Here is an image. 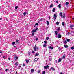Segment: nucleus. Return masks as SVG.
I'll list each match as a JSON object with an SVG mask.
<instances>
[{
	"instance_id": "obj_63",
	"label": "nucleus",
	"mask_w": 74,
	"mask_h": 74,
	"mask_svg": "<svg viewBox=\"0 0 74 74\" xmlns=\"http://www.w3.org/2000/svg\"><path fill=\"white\" fill-rule=\"evenodd\" d=\"M36 71V73H38V71Z\"/></svg>"
},
{
	"instance_id": "obj_52",
	"label": "nucleus",
	"mask_w": 74,
	"mask_h": 74,
	"mask_svg": "<svg viewBox=\"0 0 74 74\" xmlns=\"http://www.w3.org/2000/svg\"><path fill=\"white\" fill-rule=\"evenodd\" d=\"M32 53H35V52L34 51H33L32 52Z\"/></svg>"
},
{
	"instance_id": "obj_15",
	"label": "nucleus",
	"mask_w": 74,
	"mask_h": 74,
	"mask_svg": "<svg viewBox=\"0 0 74 74\" xmlns=\"http://www.w3.org/2000/svg\"><path fill=\"white\" fill-rule=\"evenodd\" d=\"M64 47H65V48H68V45H64Z\"/></svg>"
},
{
	"instance_id": "obj_53",
	"label": "nucleus",
	"mask_w": 74,
	"mask_h": 74,
	"mask_svg": "<svg viewBox=\"0 0 74 74\" xmlns=\"http://www.w3.org/2000/svg\"><path fill=\"white\" fill-rule=\"evenodd\" d=\"M60 74H63V73L62 72H61Z\"/></svg>"
},
{
	"instance_id": "obj_57",
	"label": "nucleus",
	"mask_w": 74,
	"mask_h": 74,
	"mask_svg": "<svg viewBox=\"0 0 74 74\" xmlns=\"http://www.w3.org/2000/svg\"><path fill=\"white\" fill-rule=\"evenodd\" d=\"M10 71H12V69H10Z\"/></svg>"
},
{
	"instance_id": "obj_7",
	"label": "nucleus",
	"mask_w": 74,
	"mask_h": 74,
	"mask_svg": "<svg viewBox=\"0 0 74 74\" xmlns=\"http://www.w3.org/2000/svg\"><path fill=\"white\" fill-rule=\"evenodd\" d=\"M58 37L59 38H61L62 37V35L60 34L58 35Z\"/></svg>"
},
{
	"instance_id": "obj_45",
	"label": "nucleus",
	"mask_w": 74,
	"mask_h": 74,
	"mask_svg": "<svg viewBox=\"0 0 74 74\" xmlns=\"http://www.w3.org/2000/svg\"><path fill=\"white\" fill-rule=\"evenodd\" d=\"M58 48L60 49V50H61V49H62V48H60V47H59Z\"/></svg>"
},
{
	"instance_id": "obj_3",
	"label": "nucleus",
	"mask_w": 74,
	"mask_h": 74,
	"mask_svg": "<svg viewBox=\"0 0 74 74\" xmlns=\"http://www.w3.org/2000/svg\"><path fill=\"white\" fill-rule=\"evenodd\" d=\"M57 18V14H54L53 17V20L55 21H56V19Z\"/></svg>"
},
{
	"instance_id": "obj_59",
	"label": "nucleus",
	"mask_w": 74,
	"mask_h": 74,
	"mask_svg": "<svg viewBox=\"0 0 74 74\" xmlns=\"http://www.w3.org/2000/svg\"><path fill=\"white\" fill-rule=\"evenodd\" d=\"M17 73H18V72H16L15 73V74H17Z\"/></svg>"
},
{
	"instance_id": "obj_17",
	"label": "nucleus",
	"mask_w": 74,
	"mask_h": 74,
	"mask_svg": "<svg viewBox=\"0 0 74 74\" xmlns=\"http://www.w3.org/2000/svg\"><path fill=\"white\" fill-rule=\"evenodd\" d=\"M14 58H15V60H16L18 59V57H16V56H15Z\"/></svg>"
},
{
	"instance_id": "obj_37",
	"label": "nucleus",
	"mask_w": 74,
	"mask_h": 74,
	"mask_svg": "<svg viewBox=\"0 0 74 74\" xmlns=\"http://www.w3.org/2000/svg\"><path fill=\"white\" fill-rule=\"evenodd\" d=\"M62 26H64V22H62Z\"/></svg>"
},
{
	"instance_id": "obj_5",
	"label": "nucleus",
	"mask_w": 74,
	"mask_h": 74,
	"mask_svg": "<svg viewBox=\"0 0 74 74\" xmlns=\"http://www.w3.org/2000/svg\"><path fill=\"white\" fill-rule=\"evenodd\" d=\"M49 49H51V50H52V49H53V47H52L51 46H49Z\"/></svg>"
},
{
	"instance_id": "obj_19",
	"label": "nucleus",
	"mask_w": 74,
	"mask_h": 74,
	"mask_svg": "<svg viewBox=\"0 0 74 74\" xmlns=\"http://www.w3.org/2000/svg\"><path fill=\"white\" fill-rule=\"evenodd\" d=\"M67 41H66V40H64V44H67Z\"/></svg>"
},
{
	"instance_id": "obj_26",
	"label": "nucleus",
	"mask_w": 74,
	"mask_h": 74,
	"mask_svg": "<svg viewBox=\"0 0 74 74\" xmlns=\"http://www.w3.org/2000/svg\"><path fill=\"white\" fill-rule=\"evenodd\" d=\"M30 54H31V53H30V52L29 51L28 52V55H30Z\"/></svg>"
},
{
	"instance_id": "obj_13",
	"label": "nucleus",
	"mask_w": 74,
	"mask_h": 74,
	"mask_svg": "<svg viewBox=\"0 0 74 74\" xmlns=\"http://www.w3.org/2000/svg\"><path fill=\"white\" fill-rule=\"evenodd\" d=\"M27 14V12H25L24 13H23V14L24 16H26V14Z\"/></svg>"
},
{
	"instance_id": "obj_61",
	"label": "nucleus",
	"mask_w": 74,
	"mask_h": 74,
	"mask_svg": "<svg viewBox=\"0 0 74 74\" xmlns=\"http://www.w3.org/2000/svg\"><path fill=\"white\" fill-rule=\"evenodd\" d=\"M20 68H19V67H18V68H17V69H19Z\"/></svg>"
},
{
	"instance_id": "obj_28",
	"label": "nucleus",
	"mask_w": 74,
	"mask_h": 74,
	"mask_svg": "<svg viewBox=\"0 0 74 74\" xmlns=\"http://www.w3.org/2000/svg\"><path fill=\"white\" fill-rule=\"evenodd\" d=\"M74 49V46L72 47H71V49H72V50H73V49Z\"/></svg>"
},
{
	"instance_id": "obj_2",
	"label": "nucleus",
	"mask_w": 74,
	"mask_h": 74,
	"mask_svg": "<svg viewBox=\"0 0 74 74\" xmlns=\"http://www.w3.org/2000/svg\"><path fill=\"white\" fill-rule=\"evenodd\" d=\"M37 50H38V47H37V46L35 45V47H34V51L35 52H36V51Z\"/></svg>"
},
{
	"instance_id": "obj_60",
	"label": "nucleus",
	"mask_w": 74,
	"mask_h": 74,
	"mask_svg": "<svg viewBox=\"0 0 74 74\" xmlns=\"http://www.w3.org/2000/svg\"><path fill=\"white\" fill-rule=\"evenodd\" d=\"M47 68H48V67H49V66H48V65H47Z\"/></svg>"
},
{
	"instance_id": "obj_20",
	"label": "nucleus",
	"mask_w": 74,
	"mask_h": 74,
	"mask_svg": "<svg viewBox=\"0 0 74 74\" xmlns=\"http://www.w3.org/2000/svg\"><path fill=\"white\" fill-rule=\"evenodd\" d=\"M47 25L48 26V25H49V22L48 21H47Z\"/></svg>"
},
{
	"instance_id": "obj_22",
	"label": "nucleus",
	"mask_w": 74,
	"mask_h": 74,
	"mask_svg": "<svg viewBox=\"0 0 74 74\" xmlns=\"http://www.w3.org/2000/svg\"><path fill=\"white\" fill-rule=\"evenodd\" d=\"M60 27H59L57 29V31L58 32H59V30H60Z\"/></svg>"
},
{
	"instance_id": "obj_33",
	"label": "nucleus",
	"mask_w": 74,
	"mask_h": 74,
	"mask_svg": "<svg viewBox=\"0 0 74 74\" xmlns=\"http://www.w3.org/2000/svg\"><path fill=\"white\" fill-rule=\"evenodd\" d=\"M38 25V24L37 23H36L35 24V26H37Z\"/></svg>"
},
{
	"instance_id": "obj_39",
	"label": "nucleus",
	"mask_w": 74,
	"mask_h": 74,
	"mask_svg": "<svg viewBox=\"0 0 74 74\" xmlns=\"http://www.w3.org/2000/svg\"><path fill=\"white\" fill-rule=\"evenodd\" d=\"M3 59H6V57L5 56H3Z\"/></svg>"
},
{
	"instance_id": "obj_38",
	"label": "nucleus",
	"mask_w": 74,
	"mask_h": 74,
	"mask_svg": "<svg viewBox=\"0 0 74 74\" xmlns=\"http://www.w3.org/2000/svg\"><path fill=\"white\" fill-rule=\"evenodd\" d=\"M45 71H43V72L42 73V74H45Z\"/></svg>"
},
{
	"instance_id": "obj_25",
	"label": "nucleus",
	"mask_w": 74,
	"mask_h": 74,
	"mask_svg": "<svg viewBox=\"0 0 74 74\" xmlns=\"http://www.w3.org/2000/svg\"><path fill=\"white\" fill-rule=\"evenodd\" d=\"M38 55H39V54L38 53H36V54L35 55V56H38Z\"/></svg>"
},
{
	"instance_id": "obj_50",
	"label": "nucleus",
	"mask_w": 74,
	"mask_h": 74,
	"mask_svg": "<svg viewBox=\"0 0 74 74\" xmlns=\"http://www.w3.org/2000/svg\"><path fill=\"white\" fill-rule=\"evenodd\" d=\"M34 34L33 33L32 34V36H34Z\"/></svg>"
},
{
	"instance_id": "obj_47",
	"label": "nucleus",
	"mask_w": 74,
	"mask_h": 74,
	"mask_svg": "<svg viewBox=\"0 0 74 74\" xmlns=\"http://www.w3.org/2000/svg\"><path fill=\"white\" fill-rule=\"evenodd\" d=\"M15 9H17V8H18V6H16L15 7Z\"/></svg>"
},
{
	"instance_id": "obj_62",
	"label": "nucleus",
	"mask_w": 74,
	"mask_h": 74,
	"mask_svg": "<svg viewBox=\"0 0 74 74\" xmlns=\"http://www.w3.org/2000/svg\"><path fill=\"white\" fill-rule=\"evenodd\" d=\"M2 19V18H0V20H1Z\"/></svg>"
},
{
	"instance_id": "obj_18",
	"label": "nucleus",
	"mask_w": 74,
	"mask_h": 74,
	"mask_svg": "<svg viewBox=\"0 0 74 74\" xmlns=\"http://www.w3.org/2000/svg\"><path fill=\"white\" fill-rule=\"evenodd\" d=\"M58 7L60 8H61V4H60L58 5Z\"/></svg>"
},
{
	"instance_id": "obj_24",
	"label": "nucleus",
	"mask_w": 74,
	"mask_h": 74,
	"mask_svg": "<svg viewBox=\"0 0 74 74\" xmlns=\"http://www.w3.org/2000/svg\"><path fill=\"white\" fill-rule=\"evenodd\" d=\"M36 32V31L35 29L32 31V33H34L35 32Z\"/></svg>"
},
{
	"instance_id": "obj_23",
	"label": "nucleus",
	"mask_w": 74,
	"mask_h": 74,
	"mask_svg": "<svg viewBox=\"0 0 74 74\" xmlns=\"http://www.w3.org/2000/svg\"><path fill=\"white\" fill-rule=\"evenodd\" d=\"M35 41H37L38 40V38H35Z\"/></svg>"
},
{
	"instance_id": "obj_11",
	"label": "nucleus",
	"mask_w": 74,
	"mask_h": 74,
	"mask_svg": "<svg viewBox=\"0 0 74 74\" xmlns=\"http://www.w3.org/2000/svg\"><path fill=\"white\" fill-rule=\"evenodd\" d=\"M61 60H62V59H61L60 58H59L58 60V63H59V62H61Z\"/></svg>"
},
{
	"instance_id": "obj_40",
	"label": "nucleus",
	"mask_w": 74,
	"mask_h": 74,
	"mask_svg": "<svg viewBox=\"0 0 74 74\" xmlns=\"http://www.w3.org/2000/svg\"><path fill=\"white\" fill-rule=\"evenodd\" d=\"M35 30L36 31H37V30H38V28H37V27L36 28V29Z\"/></svg>"
},
{
	"instance_id": "obj_1",
	"label": "nucleus",
	"mask_w": 74,
	"mask_h": 74,
	"mask_svg": "<svg viewBox=\"0 0 74 74\" xmlns=\"http://www.w3.org/2000/svg\"><path fill=\"white\" fill-rule=\"evenodd\" d=\"M62 14H63V15H62ZM59 15L61 16V17L62 18H63L64 19L65 18V13H62V12H60L59 14Z\"/></svg>"
},
{
	"instance_id": "obj_64",
	"label": "nucleus",
	"mask_w": 74,
	"mask_h": 74,
	"mask_svg": "<svg viewBox=\"0 0 74 74\" xmlns=\"http://www.w3.org/2000/svg\"><path fill=\"white\" fill-rule=\"evenodd\" d=\"M71 29H74L73 28H71Z\"/></svg>"
},
{
	"instance_id": "obj_10",
	"label": "nucleus",
	"mask_w": 74,
	"mask_h": 74,
	"mask_svg": "<svg viewBox=\"0 0 74 74\" xmlns=\"http://www.w3.org/2000/svg\"><path fill=\"white\" fill-rule=\"evenodd\" d=\"M69 4V2H66L65 3V5H66V6H67Z\"/></svg>"
},
{
	"instance_id": "obj_55",
	"label": "nucleus",
	"mask_w": 74,
	"mask_h": 74,
	"mask_svg": "<svg viewBox=\"0 0 74 74\" xmlns=\"http://www.w3.org/2000/svg\"><path fill=\"white\" fill-rule=\"evenodd\" d=\"M51 46L52 47H53V45H52V44L51 45Z\"/></svg>"
},
{
	"instance_id": "obj_46",
	"label": "nucleus",
	"mask_w": 74,
	"mask_h": 74,
	"mask_svg": "<svg viewBox=\"0 0 74 74\" xmlns=\"http://www.w3.org/2000/svg\"><path fill=\"white\" fill-rule=\"evenodd\" d=\"M44 43H45V44H47V41H44Z\"/></svg>"
},
{
	"instance_id": "obj_34",
	"label": "nucleus",
	"mask_w": 74,
	"mask_h": 74,
	"mask_svg": "<svg viewBox=\"0 0 74 74\" xmlns=\"http://www.w3.org/2000/svg\"><path fill=\"white\" fill-rule=\"evenodd\" d=\"M49 27H46V30H48V28Z\"/></svg>"
},
{
	"instance_id": "obj_31",
	"label": "nucleus",
	"mask_w": 74,
	"mask_h": 74,
	"mask_svg": "<svg viewBox=\"0 0 74 74\" xmlns=\"http://www.w3.org/2000/svg\"><path fill=\"white\" fill-rule=\"evenodd\" d=\"M53 7V5L52 4H51V5L50 6V7Z\"/></svg>"
},
{
	"instance_id": "obj_51",
	"label": "nucleus",
	"mask_w": 74,
	"mask_h": 74,
	"mask_svg": "<svg viewBox=\"0 0 74 74\" xmlns=\"http://www.w3.org/2000/svg\"><path fill=\"white\" fill-rule=\"evenodd\" d=\"M58 1H56V3H58Z\"/></svg>"
},
{
	"instance_id": "obj_58",
	"label": "nucleus",
	"mask_w": 74,
	"mask_h": 74,
	"mask_svg": "<svg viewBox=\"0 0 74 74\" xmlns=\"http://www.w3.org/2000/svg\"><path fill=\"white\" fill-rule=\"evenodd\" d=\"M0 53H2V51H0Z\"/></svg>"
},
{
	"instance_id": "obj_36",
	"label": "nucleus",
	"mask_w": 74,
	"mask_h": 74,
	"mask_svg": "<svg viewBox=\"0 0 74 74\" xmlns=\"http://www.w3.org/2000/svg\"><path fill=\"white\" fill-rule=\"evenodd\" d=\"M65 56H63L62 57V59H64V58H65Z\"/></svg>"
},
{
	"instance_id": "obj_41",
	"label": "nucleus",
	"mask_w": 74,
	"mask_h": 74,
	"mask_svg": "<svg viewBox=\"0 0 74 74\" xmlns=\"http://www.w3.org/2000/svg\"><path fill=\"white\" fill-rule=\"evenodd\" d=\"M18 41H19V40H16V42L17 43H18L19 42H18Z\"/></svg>"
},
{
	"instance_id": "obj_8",
	"label": "nucleus",
	"mask_w": 74,
	"mask_h": 74,
	"mask_svg": "<svg viewBox=\"0 0 74 74\" xmlns=\"http://www.w3.org/2000/svg\"><path fill=\"white\" fill-rule=\"evenodd\" d=\"M50 69H51V70H53L54 71H55V68H54L53 67H51Z\"/></svg>"
},
{
	"instance_id": "obj_30",
	"label": "nucleus",
	"mask_w": 74,
	"mask_h": 74,
	"mask_svg": "<svg viewBox=\"0 0 74 74\" xmlns=\"http://www.w3.org/2000/svg\"><path fill=\"white\" fill-rule=\"evenodd\" d=\"M66 41H67L68 42H69V41H70V39H67Z\"/></svg>"
},
{
	"instance_id": "obj_6",
	"label": "nucleus",
	"mask_w": 74,
	"mask_h": 74,
	"mask_svg": "<svg viewBox=\"0 0 74 74\" xmlns=\"http://www.w3.org/2000/svg\"><path fill=\"white\" fill-rule=\"evenodd\" d=\"M43 19H44L42 18H41L39 20V21H38V23H40V22L41 21H42V20H43Z\"/></svg>"
},
{
	"instance_id": "obj_48",
	"label": "nucleus",
	"mask_w": 74,
	"mask_h": 74,
	"mask_svg": "<svg viewBox=\"0 0 74 74\" xmlns=\"http://www.w3.org/2000/svg\"><path fill=\"white\" fill-rule=\"evenodd\" d=\"M23 66H25V64H23Z\"/></svg>"
},
{
	"instance_id": "obj_32",
	"label": "nucleus",
	"mask_w": 74,
	"mask_h": 74,
	"mask_svg": "<svg viewBox=\"0 0 74 74\" xmlns=\"http://www.w3.org/2000/svg\"><path fill=\"white\" fill-rule=\"evenodd\" d=\"M70 27H74V25H71L70 26Z\"/></svg>"
},
{
	"instance_id": "obj_54",
	"label": "nucleus",
	"mask_w": 74,
	"mask_h": 74,
	"mask_svg": "<svg viewBox=\"0 0 74 74\" xmlns=\"http://www.w3.org/2000/svg\"><path fill=\"white\" fill-rule=\"evenodd\" d=\"M49 19H51V17L50 16H49Z\"/></svg>"
},
{
	"instance_id": "obj_12",
	"label": "nucleus",
	"mask_w": 74,
	"mask_h": 74,
	"mask_svg": "<svg viewBox=\"0 0 74 74\" xmlns=\"http://www.w3.org/2000/svg\"><path fill=\"white\" fill-rule=\"evenodd\" d=\"M34 69H32L31 70V72L32 73H33V72H34Z\"/></svg>"
},
{
	"instance_id": "obj_21",
	"label": "nucleus",
	"mask_w": 74,
	"mask_h": 74,
	"mask_svg": "<svg viewBox=\"0 0 74 74\" xmlns=\"http://www.w3.org/2000/svg\"><path fill=\"white\" fill-rule=\"evenodd\" d=\"M55 8H54L52 10L53 12H55Z\"/></svg>"
},
{
	"instance_id": "obj_56",
	"label": "nucleus",
	"mask_w": 74,
	"mask_h": 74,
	"mask_svg": "<svg viewBox=\"0 0 74 74\" xmlns=\"http://www.w3.org/2000/svg\"><path fill=\"white\" fill-rule=\"evenodd\" d=\"M8 59L9 60H10V59H11V58H10V57H9L8 58Z\"/></svg>"
},
{
	"instance_id": "obj_14",
	"label": "nucleus",
	"mask_w": 74,
	"mask_h": 74,
	"mask_svg": "<svg viewBox=\"0 0 74 74\" xmlns=\"http://www.w3.org/2000/svg\"><path fill=\"white\" fill-rule=\"evenodd\" d=\"M55 33L56 35H58V32H57V31H55Z\"/></svg>"
},
{
	"instance_id": "obj_27",
	"label": "nucleus",
	"mask_w": 74,
	"mask_h": 74,
	"mask_svg": "<svg viewBox=\"0 0 74 74\" xmlns=\"http://www.w3.org/2000/svg\"><path fill=\"white\" fill-rule=\"evenodd\" d=\"M15 65H16V66H18V63L16 62L15 63Z\"/></svg>"
},
{
	"instance_id": "obj_29",
	"label": "nucleus",
	"mask_w": 74,
	"mask_h": 74,
	"mask_svg": "<svg viewBox=\"0 0 74 74\" xmlns=\"http://www.w3.org/2000/svg\"><path fill=\"white\" fill-rule=\"evenodd\" d=\"M49 37L46 38V40H48V39H49Z\"/></svg>"
},
{
	"instance_id": "obj_4",
	"label": "nucleus",
	"mask_w": 74,
	"mask_h": 74,
	"mask_svg": "<svg viewBox=\"0 0 74 74\" xmlns=\"http://www.w3.org/2000/svg\"><path fill=\"white\" fill-rule=\"evenodd\" d=\"M37 60H38V58H35L34 60V62H36L37 61Z\"/></svg>"
},
{
	"instance_id": "obj_42",
	"label": "nucleus",
	"mask_w": 74,
	"mask_h": 74,
	"mask_svg": "<svg viewBox=\"0 0 74 74\" xmlns=\"http://www.w3.org/2000/svg\"><path fill=\"white\" fill-rule=\"evenodd\" d=\"M5 71H9V69H7L5 70Z\"/></svg>"
},
{
	"instance_id": "obj_16",
	"label": "nucleus",
	"mask_w": 74,
	"mask_h": 74,
	"mask_svg": "<svg viewBox=\"0 0 74 74\" xmlns=\"http://www.w3.org/2000/svg\"><path fill=\"white\" fill-rule=\"evenodd\" d=\"M56 23L57 25H59V23L58 21Z\"/></svg>"
},
{
	"instance_id": "obj_9",
	"label": "nucleus",
	"mask_w": 74,
	"mask_h": 74,
	"mask_svg": "<svg viewBox=\"0 0 74 74\" xmlns=\"http://www.w3.org/2000/svg\"><path fill=\"white\" fill-rule=\"evenodd\" d=\"M25 61L26 63H28L29 62V60H28L27 59Z\"/></svg>"
},
{
	"instance_id": "obj_44",
	"label": "nucleus",
	"mask_w": 74,
	"mask_h": 74,
	"mask_svg": "<svg viewBox=\"0 0 74 74\" xmlns=\"http://www.w3.org/2000/svg\"><path fill=\"white\" fill-rule=\"evenodd\" d=\"M15 42H13L12 43V44L13 45H14V44H15Z\"/></svg>"
},
{
	"instance_id": "obj_43",
	"label": "nucleus",
	"mask_w": 74,
	"mask_h": 74,
	"mask_svg": "<svg viewBox=\"0 0 74 74\" xmlns=\"http://www.w3.org/2000/svg\"><path fill=\"white\" fill-rule=\"evenodd\" d=\"M43 47H46V45H43Z\"/></svg>"
},
{
	"instance_id": "obj_35",
	"label": "nucleus",
	"mask_w": 74,
	"mask_h": 74,
	"mask_svg": "<svg viewBox=\"0 0 74 74\" xmlns=\"http://www.w3.org/2000/svg\"><path fill=\"white\" fill-rule=\"evenodd\" d=\"M44 69H47V66H45L44 67Z\"/></svg>"
},
{
	"instance_id": "obj_49",
	"label": "nucleus",
	"mask_w": 74,
	"mask_h": 74,
	"mask_svg": "<svg viewBox=\"0 0 74 74\" xmlns=\"http://www.w3.org/2000/svg\"><path fill=\"white\" fill-rule=\"evenodd\" d=\"M40 72H41V71H38V73H40Z\"/></svg>"
}]
</instances>
